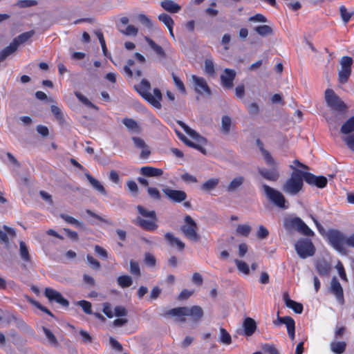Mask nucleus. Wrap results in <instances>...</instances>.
Wrapping results in <instances>:
<instances>
[{
	"label": "nucleus",
	"mask_w": 354,
	"mask_h": 354,
	"mask_svg": "<svg viewBox=\"0 0 354 354\" xmlns=\"http://www.w3.org/2000/svg\"><path fill=\"white\" fill-rule=\"evenodd\" d=\"M204 315L203 308L199 306H193L191 308L183 306L174 308L165 313L166 317H176V321L181 323L186 322V316H190L194 323L199 322Z\"/></svg>",
	"instance_id": "obj_1"
},
{
	"label": "nucleus",
	"mask_w": 354,
	"mask_h": 354,
	"mask_svg": "<svg viewBox=\"0 0 354 354\" xmlns=\"http://www.w3.org/2000/svg\"><path fill=\"white\" fill-rule=\"evenodd\" d=\"M290 167L294 171L283 184L282 190L286 194L295 196L302 189L305 171L299 170L292 165H290Z\"/></svg>",
	"instance_id": "obj_2"
},
{
	"label": "nucleus",
	"mask_w": 354,
	"mask_h": 354,
	"mask_svg": "<svg viewBox=\"0 0 354 354\" xmlns=\"http://www.w3.org/2000/svg\"><path fill=\"white\" fill-rule=\"evenodd\" d=\"M135 88L143 98L155 108H161V104L160 102L162 97L161 91L159 88H154L153 95H151L149 92L151 90V84L148 80L145 79L142 80L140 85L135 86Z\"/></svg>",
	"instance_id": "obj_3"
},
{
	"label": "nucleus",
	"mask_w": 354,
	"mask_h": 354,
	"mask_svg": "<svg viewBox=\"0 0 354 354\" xmlns=\"http://www.w3.org/2000/svg\"><path fill=\"white\" fill-rule=\"evenodd\" d=\"M136 209L138 213L143 217L149 218L151 220L145 219L140 216H138L135 219L134 223L147 231L156 230L158 227L156 224L158 217L156 216V212L153 210L148 211L142 205H138Z\"/></svg>",
	"instance_id": "obj_4"
},
{
	"label": "nucleus",
	"mask_w": 354,
	"mask_h": 354,
	"mask_svg": "<svg viewBox=\"0 0 354 354\" xmlns=\"http://www.w3.org/2000/svg\"><path fill=\"white\" fill-rule=\"evenodd\" d=\"M328 241L337 252L346 254L345 245H347L348 236L339 230L329 229L328 230Z\"/></svg>",
	"instance_id": "obj_5"
},
{
	"label": "nucleus",
	"mask_w": 354,
	"mask_h": 354,
	"mask_svg": "<svg viewBox=\"0 0 354 354\" xmlns=\"http://www.w3.org/2000/svg\"><path fill=\"white\" fill-rule=\"evenodd\" d=\"M261 187L267 198L276 207L281 209L288 208L289 203L281 192L266 184H263Z\"/></svg>",
	"instance_id": "obj_6"
},
{
	"label": "nucleus",
	"mask_w": 354,
	"mask_h": 354,
	"mask_svg": "<svg viewBox=\"0 0 354 354\" xmlns=\"http://www.w3.org/2000/svg\"><path fill=\"white\" fill-rule=\"evenodd\" d=\"M283 225L287 230H296L306 236H314L313 231L299 217L287 218L284 220Z\"/></svg>",
	"instance_id": "obj_7"
},
{
	"label": "nucleus",
	"mask_w": 354,
	"mask_h": 354,
	"mask_svg": "<svg viewBox=\"0 0 354 354\" xmlns=\"http://www.w3.org/2000/svg\"><path fill=\"white\" fill-rule=\"evenodd\" d=\"M185 224L181 225L180 230L183 235L188 239L197 242L200 239L198 235V226L195 221L189 215L184 218Z\"/></svg>",
	"instance_id": "obj_8"
},
{
	"label": "nucleus",
	"mask_w": 354,
	"mask_h": 354,
	"mask_svg": "<svg viewBox=\"0 0 354 354\" xmlns=\"http://www.w3.org/2000/svg\"><path fill=\"white\" fill-rule=\"evenodd\" d=\"M325 100L327 105L334 111L344 112L347 110L346 104L333 89L328 88L325 91Z\"/></svg>",
	"instance_id": "obj_9"
},
{
	"label": "nucleus",
	"mask_w": 354,
	"mask_h": 354,
	"mask_svg": "<svg viewBox=\"0 0 354 354\" xmlns=\"http://www.w3.org/2000/svg\"><path fill=\"white\" fill-rule=\"evenodd\" d=\"M297 254L301 259H306L315 254V248L313 242L308 239H300L295 245Z\"/></svg>",
	"instance_id": "obj_10"
},
{
	"label": "nucleus",
	"mask_w": 354,
	"mask_h": 354,
	"mask_svg": "<svg viewBox=\"0 0 354 354\" xmlns=\"http://www.w3.org/2000/svg\"><path fill=\"white\" fill-rule=\"evenodd\" d=\"M353 59L348 56H343L340 59L341 69L338 72V81L341 84H346L351 75Z\"/></svg>",
	"instance_id": "obj_11"
},
{
	"label": "nucleus",
	"mask_w": 354,
	"mask_h": 354,
	"mask_svg": "<svg viewBox=\"0 0 354 354\" xmlns=\"http://www.w3.org/2000/svg\"><path fill=\"white\" fill-rule=\"evenodd\" d=\"M257 328L256 321L251 317H246L242 323V328L237 330V333L246 337L252 336Z\"/></svg>",
	"instance_id": "obj_12"
},
{
	"label": "nucleus",
	"mask_w": 354,
	"mask_h": 354,
	"mask_svg": "<svg viewBox=\"0 0 354 354\" xmlns=\"http://www.w3.org/2000/svg\"><path fill=\"white\" fill-rule=\"evenodd\" d=\"M304 180L310 185H315L319 188H324L327 185V178L325 176H317L309 172H304Z\"/></svg>",
	"instance_id": "obj_13"
},
{
	"label": "nucleus",
	"mask_w": 354,
	"mask_h": 354,
	"mask_svg": "<svg viewBox=\"0 0 354 354\" xmlns=\"http://www.w3.org/2000/svg\"><path fill=\"white\" fill-rule=\"evenodd\" d=\"M195 91L201 95L207 94L210 95L212 94L211 90L207 84L206 80L203 77H199L196 75L192 77Z\"/></svg>",
	"instance_id": "obj_14"
},
{
	"label": "nucleus",
	"mask_w": 354,
	"mask_h": 354,
	"mask_svg": "<svg viewBox=\"0 0 354 354\" xmlns=\"http://www.w3.org/2000/svg\"><path fill=\"white\" fill-rule=\"evenodd\" d=\"M45 296L48 299L49 301H55L57 303L59 304L62 306L68 307L69 305V302L67 299L63 297L62 294L57 292L55 290H53L50 288H46L45 289Z\"/></svg>",
	"instance_id": "obj_15"
},
{
	"label": "nucleus",
	"mask_w": 354,
	"mask_h": 354,
	"mask_svg": "<svg viewBox=\"0 0 354 354\" xmlns=\"http://www.w3.org/2000/svg\"><path fill=\"white\" fill-rule=\"evenodd\" d=\"M162 192L169 200L175 203H181L187 198V194L184 191L167 187L164 188Z\"/></svg>",
	"instance_id": "obj_16"
},
{
	"label": "nucleus",
	"mask_w": 354,
	"mask_h": 354,
	"mask_svg": "<svg viewBox=\"0 0 354 354\" xmlns=\"http://www.w3.org/2000/svg\"><path fill=\"white\" fill-rule=\"evenodd\" d=\"M330 290L335 295L339 304H344L343 288L336 277H334L330 282Z\"/></svg>",
	"instance_id": "obj_17"
},
{
	"label": "nucleus",
	"mask_w": 354,
	"mask_h": 354,
	"mask_svg": "<svg viewBox=\"0 0 354 354\" xmlns=\"http://www.w3.org/2000/svg\"><path fill=\"white\" fill-rule=\"evenodd\" d=\"M236 74L234 70L225 68L223 71V74L221 75L222 85L227 88H232L233 81L235 79Z\"/></svg>",
	"instance_id": "obj_18"
},
{
	"label": "nucleus",
	"mask_w": 354,
	"mask_h": 354,
	"mask_svg": "<svg viewBox=\"0 0 354 354\" xmlns=\"http://www.w3.org/2000/svg\"><path fill=\"white\" fill-rule=\"evenodd\" d=\"M132 140L136 148L142 149L140 157L142 159H147L150 156L151 151L145 140L142 138L136 136L132 137Z\"/></svg>",
	"instance_id": "obj_19"
},
{
	"label": "nucleus",
	"mask_w": 354,
	"mask_h": 354,
	"mask_svg": "<svg viewBox=\"0 0 354 354\" xmlns=\"http://www.w3.org/2000/svg\"><path fill=\"white\" fill-rule=\"evenodd\" d=\"M3 228L4 230L0 229V241L6 245H8V236H10L11 238H15L17 236V234L13 228H11L7 225H3Z\"/></svg>",
	"instance_id": "obj_20"
},
{
	"label": "nucleus",
	"mask_w": 354,
	"mask_h": 354,
	"mask_svg": "<svg viewBox=\"0 0 354 354\" xmlns=\"http://www.w3.org/2000/svg\"><path fill=\"white\" fill-rule=\"evenodd\" d=\"M140 172L145 177H160L163 174L162 169L149 166L141 167Z\"/></svg>",
	"instance_id": "obj_21"
},
{
	"label": "nucleus",
	"mask_w": 354,
	"mask_h": 354,
	"mask_svg": "<svg viewBox=\"0 0 354 354\" xmlns=\"http://www.w3.org/2000/svg\"><path fill=\"white\" fill-rule=\"evenodd\" d=\"M315 268L319 274L322 276L328 275L331 270L330 264L325 259L317 260L315 263Z\"/></svg>",
	"instance_id": "obj_22"
},
{
	"label": "nucleus",
	"mask_w": 354,
	"mask_h": 354,
	"mask_svg": "<svg viewBox=\"0 0 354 354\" xmlns=\"http://www.w3.org/2000/svg\"><path fill=\"white\" fill-rule=\"evenodd\" d=\"M258 171L265 179L270 181H277L279 178V172L274 169L268 170L266 169L259 168Z\"/></svg>",
	"instance_id": "obj_23"
},
{
	"label": "nucleus",
	"mask_w": 354,
	"mask_h": 354,
	"mask_svg": "<svg viewBox=\"0 0 354 354\" xmlns=\"http://www.w3.org/2000/svg\"><path fill=\"white\" fill-rule=\"evenodd\" d=\"M165 238L171 246L174 247L176 245L180 251H183L185 249V243L179 239L175 237L172 233L167 232L165 234Z\"/></svg>",
	"instance_id": "obj_24"
},
{
	"label": "nucleus",
	"mask_w": 354,
	"mask_h": 354,
	"mask_svg": "<svg viewBox=\"0 0 354 354\" xmlns=\"http://www.w3.org/2000/svg\"><path fill=\"white\" fill-rule=\"evenodd\" d=\"M245 178L243 176H239L233 178L228 185L226 187L227 192H234L239 189L244 183Z\"/></svg>",
	"instance_id": "obj_25"
},
{
	"label": "nucleus",
	"mask_w": 354,
	"mask_h": 354,
	"mask_svg": "<svg viewBox=\"0 0 354 354\" xmlns=\"http://www.w3.org/2000/svg\"><path fill=\"white\" fill-rule=\"evenodd\" d=\"M283 299L287 307L292 308L296 313L300 314L302 313V304L290 299L287 292L284 293Z\"/></svg>",
	"instance_id": "obj_26"
},
{
	"label": "nucleus",
	"mask_w": 354,
	"mask_h": 354,
	"mask_svg": "<svg viewBox=\"0 0 354 354\" xmlns=\"http://www.w3.org/2000/svg\"><path fill=\"white\" fill-rule=\"evenodd\" d=\"M160 5L165 10L171 13H177L181 10V6L171 0L162 1Z\"/></svg>",
	"instance_id": "obj_27"
},
{
	"label": "nucleus",
	"mask_w": 354,
	"mask_h": 354,
	"mask_svg": "<svg viewBox=\"0 0 354 354\" xmlns=\"http://www.w3.org/2000/svg\"><path fill=\"white\" fill-rule=\"evenodd\" d=\"M19 48L18 46L15 44V42L12 40V41L10 44L9 46L4 48L1 53H0V61L5 60L8 56L14 54L17 49Z\"/></svg>",
	"instance_id": "obj_28"
},
{
	"label": "nucleus",
	"mask_w": 354,
	"mask_h": 354,
	"mask_svg": "<svg viewBox=\"0 0 354 354\" xmlns=\"http://www.w3.org/2000/svg\"><path fill=\"white\" fill-rule=\"evenodd\" d=\"M194 133H191L189 136H191L194 140H196L195 145H197L202 149V151H200L203 154H207V150L205 149L204 146L207 145V140L204 137L199 135L196 131H193Z\"/></svg>",
	"instance_id": "obj_29"
},
{
	"label": "nucleus",
	"mask_w": 354,
	"mask_h": 354,
	"mask_svg": "<svg viewBox=\"0 0 354 354\" xmlns=\"http://www.w3.org/2000/svg\"><path fill=\"white\" fill-rule=\"evenodd\" d=\"M50 110L52 113L55 117L56 120L61 126L64 127L67 124L63 112L57 106L52 105L50 107Z\"/></svg>",
	"instance_id": "obj_30"
},
{
	"label": "nucleus",
	"mask_w": 354,
	"mask_h": 354,
	"mask_svg": "<svg viewBox=\"0 0 354 354\" xmlns=\"http://www.w3.org/2000/svg\"><path fill=\"white\" fill-rule=\"evenodd\" d=\"M85 176L86 177L87 180L94 189L97 190L102 195H106V191L100 181L94 178L91 174L87 173L85 174Z\"/></svg>",
	"instance_id": "obj_31"
},
{
	"label": "nucleus",
	"mask_w": 354,
	"mask_h": 354,
	"mask_svg": "<svg viewBox=\"0 0 354 354\" xmlns=\"http://www.w3.org/2000/svg\"><path fill=\"white\" fill-rule=\"evenodd\" d=\"M220 180L218 178H209L201 186V189L205 192H209L214 189L219 184Z\"/></svg>",
	"instance_id": "obj_32"
},
{
	"label": "nucleus",
	"mask_w": 354,
	"mask_h": 354,
	"mask_svg": "<svg viewBox=\"0 0 354 354\" xmlns=\"http://www.w3.org/2000/svg\"><path fill=\"white\" fill-rule=\"evenodd\" d=\"M34 30L28 31L19 35L15 37L13 41L18 46V47H19L21 45L25 44L28 40H29L34 35Z\"/></svg>",
	"instance_id": "obj_33"
},
{
	"label": "nucleus",
	"mask_w": 354,
	"mask_h": 354,
	"mask_svg": "<svg viewBox=\"0 0 354 354\" xmlns=\"http://www.w3.org/2000/svg\"><path fill=\"white\" fill-rule=\"evenodd\" d=\"M232 124L231 118L228 115H223L221 118V131L225 135H228L230 132Z\"/></svg>",
	"instance_id": "obj_34"
},
{
	"label": "nucleus",
	"mask_w": 354,
	"mask_h": 354,
	"mask_svg": "<svg viewBox=\"0 0 354 354\" xmlns=\"http://www.w3.org/2000/svg\"><path fill=\"white\" fill-rule=\"evenodd\" d=\"M354 131V115L344 122L341 129L340 132L343 134H349Z\"/></svg>",
	"instance_id": "obj_35"
},
{
	"label": "nucleus",
	"mask_w": 354,
	"mask_h": 354,
	"mask_svg": "<svg viewBox=\"0 0 354 354\" xmlns=\"http://www.w3.org/2000/svg\"><path fill=\"white\" fill-rule=\"evenodd\" d=\"M254 30L261 37H266L273 34V29L268 25H261L256 26Z\"/></svg>",
	"instance_id": "obj_36"
},
{
	"label": "nucleus",
	"mask_w": 354,
	"mask_h": 354,
	"mask_svg": "<svg viewBox=\"0 0 354 354\" xmlns=\"http://www.w3.org/2000/svg\"><path fill=\"white\" fill-rule=\"evenodd\" d=\"M19 254L21 258V259L24 261L29 262L30 261V255L28 252V249L27 245H26L25 242L20 241L19 242Z\"/></svg>",
	"instance_id": "obj_37"
},
{
	"label": "nucleus",
	"mask_w": 354,
	"mask_h": 354,
	"mask_svg": "<svg viewBox=\"0 0 354 354\" xmlns=\"http://www.w3.org/2000/svg\"><path fill=\"white\" fill-rule=\"evenodd\" d=\"M346 344L345 342H333L330 344V349L335 354H342L345 351Z\"/></svg>",
	"instance_id": "obj_38"
},
{
	"label": "nucleus",
	"mask_w": 354,
	"mask_h": 354,
	"mask_svg": "<svg viewBox=\"0 0 354 354\" xmlns=\"http://www.w3.org/2000/svg\"><path fill=\"white\" fill-rule=\"evenodd\" d=\"M146 40H147L148 44L149 45V46L151 48V49H153V51L158 55L160 56L161 57H166L165 52L160 46L158 45L153 40H152L148 37L146 38Z\"/></svg>",
	"instance_id": "obj_39"
},
{
	"label": "nucleus",
	"mask_w": 354,
	"mask_h": 354,
	"mask_svg": "<svg viewBox=\"0 0 354 354\" xmlns=\"http://www.w3.org/2000/svg\"><path fill=\"white\" fill-rule=\"evenodd\" d=\"M60 217L69 224L74 225L80 229H84V224L83 223L79 221L71 216H68L66 214H61Z\"/></svg>",
	"instance_id": "obj_40"
},
{
	"label": "nucleus",
	"mask_w": 354,
	"mask_h": 354,
	"mask_svg": "<svg viewBox=\"0 0 354 354\" xmlns=\"http://www.w3.org/2000/svg\"><path fill=\"white\" fill-rule=\"evenodd\" d=\"M117 282L121 288H128L133 283L131 277L129 275H122L117 278Z\"/></svg>",
	"instance_id": "obj_41"
},
{
	"label": "nucleus",
	"mask_w": 354,
	"mask_h": 354,
	"mask_svg": "<svg viewBox=\"0 0 354 354\" xmlns=\"http://www.w3.org/2000/svg\"><path fill=\"white\" fill-rule=\"evenodd\" d=\"M220 342L225 345H230L232 344V337L230 334L223 328H220Z\"/></svg>",
	"instance_id": "obj_42"
},
{
	"label": "nucleus",
	"mask_w": 354,
	"mask_h": 354,
	"mask_svg": "<svg viewBox=\"0 0 354 354\" xmlns=\"http://www.w3.org/2000/svg\"><path fill=\"white\" fill-rule=\"evenodd\" d=\"M75 95L82 103H83L86 106L95 110H98V107L95 106L94 104H93L87 97L83 95L81 93L75 91Z\"/></svg>",
	"instance_id": "obj_43"
},
{
	"label": "nucleus",
	"mask_w": 354,
	"mask_h": 354,
	"mask_svg": "<svg viewBox=\"0 0 354 354\" xmlns=\"http://www.w3.org/2000/svg\"><path fill=\"white\" fill-rule=\"evenodd\" d=\"M248 111L250 117L256 118L260 114V106L257 102H252L248 106Z\"/></svg>",
	"instance_id": "obj_44"
},
{
	"label": "nucleus",
	"mask_w": 354,
	"mask_h": 354,
	"mask_svg": "<svg viewBox=\"0 0 354 354\" xmlns=\"http://www.w3.org/2000/svg\"><path fill=\"white\" fill-rule=\"evenodd\" d=\"M176 132L179 139L182 140L185 145L198 151H202V149L200 147H198L197 145H195V142L190 141L189 139H187V138L185 136H184L182 133L177 130L176 131Z\"/></svg>",
	"instance_id": "obj_45"
},
{
	"label": "nucleus",
	"mask_w": 354,
	"mask_h": 354,
	"mask_svg": "<svg viewBox=\"0 0 354 354\" xmlns=\"http://www.w3.org/2000/svg\"><path fill=\"white\" fill-rule=\"evenodd\" d=\"M42 330L48 338L49 342L54 346H58L59 342L54 334L47 328L43 326Z\"/></svg>",
	"instance_id": "obj_46"
},
{
	"label": "nucleus",
	"mask_w": 354,
	"mask_h": 354,
	"mask_svg": "<svg viewBox=\"0 0 354 354\" xmlns=\"http://www.w3.org/2000/svg\"><path fill=\"white\" fill-rule=\"evenodd\" d=\"M339 12L341 18L344 24H347L352 16L354 15V12H348L346 8L344 6H341L339 7Z\"/></svg>",
	"instance_id": "obj_47"
},
{
	"label": "nucleus",
	"mask_w": 354,
	"mask_h": 354,
	"mask_svg": "<svg viewBox=\"0 0 354 354\" xmlns=\"http://www.w3.org/2000/svg\"><path fill=\"white\" fill-rule=\"evenodd\" d=\"M144 256V262L147 266L154 268L156 266V259L153 254L145 252Z\"/></svg>",
	"instance_id": "obj_48"
},
{
	"label": "nucleus",
	"mask_w": 354,
	"mask_h": 354,
	"mask_svg": "<svg viewBox=\"0 0 354 354\" xmlns=\"http://www.w3.org/2000/svg\"><path fill=\"white\" fill-rule=\"evenodd\" d=\"M204 71L211 76H214L215 75L214 64L212 59H206L205 60Z\"/></svg>",
	"instance_id": "obj_49"
},
{
	"label": "nucleus",
	"mask_w": 354,
	"mask_h": 354,
	"mask_svg": "<svg viewBox=\"0 0 354 354\" xmlns=\"http://www.w3.org/2000/svg\"><path fill=\"white\" fill-rule=\"evenodd\" d=\"M11 319H12V320H13L15 322L16 326L19 329L24 330V331L29 330V327L28 326V325L26 324V322L23 319L18 318V317H15V315H12Z\"/></svg>",
	"instance_id": "obj_50"
},
{
	"label": "nucleus",
	"mask_w": 354,
	"mask_h": 354,
	"mask_svg": "<svg viewBox=\"0 0 354 354\" xmlns=\"http://www.w3.org/2000/svg\"><path fill=\"white\" fill-rule=\"evenodd\" d=\"M118 30L125 35L136 36L138 32V29L133 25H129L125 30H123L120 26H118Z\"/></svg>",
	"instance_id": "obj_51"
},
{
	"label": "nucleus",
	"mask_w": 354,
	"mask_h": 354,
	"mask_svg": "<svg viewBox=\"0 0 354 354\" xmlns=\"http://www.w3.org/2000/svg\"><path fill=\"white\" fill-rule=\"evenodd\" d=\"M158 19L162 22L167 28H171L174 26V20L172 18L165 13H162L158 16Z\"/></svg>",
	"instance_id": "obj_52"
},
{
	"label": "nucleus",
	"mask_w": 354,
	"mask_h": 354,
	"mask_svg": "<svg viewBox=\"0 0 354 354\" xmlns=\"http://www.w3.org/2000/svg\"><path fill=\"white\" fill-rule=\"evenodd\" d=\"M122 123L126 126L127 128L132 130L139 131V126L138 125L136 120L131 118H124Z\"/></svg>",
	"instance_id": "obj_53"
},
{
	"label": "nucleus",
	"mask_w": 354,
	"mask_h": 354,
	"mask_svg": "<svg viewBox=\"0 0 354 354\" xmlns=\"http://www.w3.org/2000/svg\"><path fill=\"white\" fill-rule=\"evenodd\" d=\"M234 263L236 265L237 269L244 273L245 274H248L250 273V269L248 265L241 260L235 259Z\"/></svg>",
	"instance_id": "obj_54"
},
{
	"label": "nucleus",
	"mask_w": 354,
	"mask_h": 354,
	"mask_svg": "<svg viewBox=\"0 0 354 354\" xmlns=\"http://www.w3.org/2000/svg\"><path fill=\"white\" fill-rule=\"evenodd\" d=\"M147 194L153 200L160 201L161 199V194L159 190L156 187H148Z\"/></svg>",
	"instance_id": "obj_55"
},
{
	"label": "nucleus",
	"mask_w": 354,
	"mask_h": 354,
	"mask_svg": "<svg viewBox=\"0 0 354 354\" xmlns=\"http://www.w3.org/2000/svg\"><path fill=\"white\" fill-rule=\"evenodd\" d=\"M236 230L239 234L248 236L251 232V227L248 225H239Z\"/></svg>",
	"instance_id": "obj_56"
},
{
	"label": "nucleus",
	"mask_w": 354,
	"mask_h": 354,
	"mask_svg": "<svg viewBox=\"0 0 354 354\" xmlns=\"http://www.w3.org/2000/svg\"><path fill=\"white\" fill-rule=\"evenodd\" d=\"M261 348L267 354H280L279 351L273 344H265L262 345Z\"/></svg>",
	"instance_id": "obj_57"
},
{
	"label": "nucleus",
	"mask_w": 354,
	"mask_h": 354,
	"mask_svg": "<svg viewBox=\"0 0 354 354\" xmlns=\"http://www.w3.org/2000/svg\"><path fill=\"white\" fill-rule=\"evenodd\" d=\"M172 78L176 86L178 89L183 94L186 93V88L183 82L180 80V79L174 73H172Z\"/></svg>",
	"instance_id": "obj_58"
},
{
	"label": "nucleus",
	"mask_w": 354,
	"mask_h": 354,
	"mask_svg": "<svg viewBox=\"0 0 354 354\" xmlns=\"http://www.w3.org/2000/svg\"><path fill=\"white\" fill-rule=\"evenodd\" d=\"M77 305L82 307L85 313L88 315L92 313L91 304L89 301L85 300L79 301Z\"/></svg>",
	"instance_id": "obj_59"
},
{
	"label": "nucleus",
	"mask_w": 354,
	"mask_h": 354,
	"mask_svg": "<svg viewBox=\"0 0 354 354\" xmlns=\"http://www.w3.org/2000/svg\"><path fill=\"white\" fill-rule=\"evenodd\" d=\"M130 272L138 277L141 275L139 264L137 261L133 260L130 261Z\"/></svg>",
	"instance_id": "obj_60"
},
{
	"label": "nucleus",
	"mask_w": 354,
	"mask_h": 354,
	"mask_svg": "<svg viewBox=\"0 0 354 354\" xmlns=\"http://www.w3.org/2000/svg\"><path fill=\"white\" fill-rule=\"evenodd\" d=\"M277 322H279L280 324H286L287 328H288V326H289V325L290 326L291 324L295 323L294 319L291 317H289V316H286V317H278L277 321H274V323L275 324H277Z\"/></svg>",
	"instance_id": "obj_61"
},
{
	"label": "nucleus",
	"mask_w": 354,
	"mask_h": 354,
	"mask_svg": "<svg viewBox=\"0 0 354 354\" xmlns=\"http://www.w3.org/2000/svg\"><path fill=\"white\" fill-rule=\"evenodd\" d=\"M87 261L88 262L90 266L94 270H99L101 267L100 263L94 259L91 255L88 254L86 256Z\"/></svg>",
	"instance_id": "obj_62"
},
{
	"label": "nucleus",
	"mask_w": 354,
	"mask_h": 354,
	"mask_svg": "<svg viewBox=\"0 0 354 354\" xmlns=\"http://www.w3.org/2000/svg\"><path fill=\"white\" fill-rule=\"evenodd\" d=\"M343 141L346 144L348 147L354 151V133L342 138Z\"/></svg>",
	"instance_id": "obj_63"
},
{
	"label": "nucleus",
	"mask_w": 354,
	"mask_h": 354,
	"mask_svg": "<svg viewBox=\"0 0 354 354\" xmlns=\"http://www.w3.org/2000/svg\"><path fill=\"white\" fill-rule=\"evenodd\" d=\"M268 235V230L263 225H260L257 232V238L260 239H264L267 238Z\"/></svg>",
	"instance_id": "obj_64"
}]
</instances>
